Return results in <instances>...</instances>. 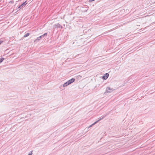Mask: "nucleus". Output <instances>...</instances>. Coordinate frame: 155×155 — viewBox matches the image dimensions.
Returning <instances> with one entry per match:
<instances>
[{"label": "nucleus", "mask_w": 155, "mask_h": 155, "mask_svg": "<svg viewBox=\"0 0 155 155\" xmlns=\"http://www.w3.org/2000/svg\"><path fill=\"white\" fill-rule=\"evenodd\" d=\"M32 150L31 151V152H29V153L28 155H32Z\"/></svg>", "instance_id": "obj_11"}, {"label": "nucleus", "mask_w": 155, "mask_h": 155, "mask_svg": "<svg viewBox=\"0 0 155 155\" xmlns=\"http://www.w3.org/2000/svg\"><path fill=\"white\" fill-rule=\"evenodd\" d=\"M106 116V115H105V116H104L103 117H102L101 118L99 119L98 120H97V121H96L93 124H92V125H90V127H91L93 125H94L95 124H96L97 122H98L99 121H100L101 120H102V119H103Z\"/></svg>", "instance_id": "obj_5"}, {"label": "nucleus", "mask_w": 155, "mask_h": 155, "mask_svg": "<svg viewBox=\"0 0 155 155\" xmlns=\"http://www.w3.org/2000/svg\"><path fill=\"white\" fill-rule=\"evenodd\" d=\"M27 4V1H25L22 3L20 5L18 6V9H19L18 10H20L21 9L22 10L23 9L22 8L24 7Z\"/></svg>", "instance_id": "obj_1"}, {"label": "nucleus", "mask_w": 155, "mask_h": 155, "mask_svg": "<svg viewBox=\"0 0 155 155\" xmlns=\"http://www.w3.org/2000/svg\"><path fill=\"white\" fill-rule=\"evenodd\" d=\"M109 74L108 73H106L105 74V75L102 77V78L104 80L107 79L108 77Z\"/></svg>", "instance_id": "obj_6"}, {"label": "nucleus", "mask_w": 155, "mask_h": 155, "mask_svg": "<svg viewBox=\"0 0 155 155\" xmlns=\"http://www.w3.org/2000/svg\"><path fill=\"white\" fill-rule=\"evenodd\" d=\"M69 84L68 83V81H67V82L63 84V87H65L67 86L68 85H69Z\"/></svg>", "instance_id": "obj_8"}, {"label": "nucleus", "mask_w": 155, "mask_h": 155, "mask_svg": "<svg viewBox=\"0 0 155 155\" xmlns=\"http://www.w3.org/2000/svg\"><path fill=\"white\" fill-rule=\"evenodd\" d=\"M54 27L55 28H61V29H62L63 28L62 26H61L59 23H57L54 24Z\"/></svg>", "instance_id": "obj_3"}, {"label": "nucleus", "mask_w": 155, "mask_h": 155, "mask_svg": "<svg viewBox=\"0 0 155 155\" xmlns=\"http://www.w3.org/2000/svg\"><path fill=\"white\" fill-rule=\"evenodd\" d=\"M75 81V79L74 78H72L70 80H69L68 81V83L69 84H71L73 82H74Z\"/></svg>", "instance_id": "obj_7"}, {"label": "nucleus", "mask_w": 155, "mask_h": 155, "mask_svg": "<svg viewBox=\"0 0 155 155\" xmlns=\"http://www.w3.org/2000/svg\"><path fill=\"white\" fill-rule=\"evenodd\" d=\"M29 35H30L29 33H27L24 35V36L25 37H28V36Z\"/></svg>", "instance_id": "obj_10"}, {"label": "nucleus", "mask_w": 155, "mask_h": 155, "mask_svg": "<svg viewBox=\"0 0 155 155\" xmlns=\"http://www.w3.org/2000/svg\"><path fill=\"white\" fill-rule=\"evenodd\" d=\"M47 35V33H46L40 36L39 37H38L37 39L35 40V41L37 40L39 41L40 40V39L44 38L45 37H46Z\"/></svg>", "instance_id": "obj_2"}, {"label": "nucleus", "mask_w": 155, "mask_h": 155, "mask_svg": "<svg viewBox=\"0 0 155 155\" xmlns=\"http://www.w3.org/2000/svg\"><path fill=\"white\" fill-rule=\"evenodd\" d=\"M4 59L5 58H0V63L2 62Z\"/></svg>", "instance_id": "obj_9"}, {"label": "nucleus", "mask_w": 155, "mask_h": 155, "mask_svg": "<svg viewBox=\"0 0 155 155\" xmlns=\"http://www.w3.org/2000/svg\"><path fill=\"white\" fill-rule=\"evenodd\" d=\"M2 42H3V41H0V45H1V44L2 43Z\"/></svg>", "instance_id": "obj_13"}, {"label": "nucleus", "mask_w": 155, "mask_h": 155, "mask_svg": "<svg viewBox=\"0 0 155 155\" xmlns=\"http://www.w3.org/2000/svg\"><path fill=\"white\" fill-rule=\"evenodd\" d=\"M113 90L112 88H110V87H107L106 90V91L105 92V93H110L112 92Z\"/></svg>", "instance_id": "obj_4"}, {"label": "nucleus", "mask_w": 155, "mask_h": 155, "mask_svg": "<svg viewBox=\"0 0 155 155\" xmlns=\"http://www.w3.org/2000/svg\"><path fill=\"white\" fill-rule=\"evenodd\" d=\"M95 0H90V1L92 2L94 1Z\"/></svg>", "instance_id": "obj_14"}, {"label": "nucleus", "mask_w": 155, "mask_h": 155, "mask_svg": "<svg viewBox=\"0 0 155 155\" xmlns=\"http://www.w3.org/2000/svg\"><path fill=\"white\" fill-rule=\"evenodd\" d=\"M10 2L11 3H13V2H14V1L13 0H12V1H11Z\"/></svg>", "instance_id": "obj_12"}]
</instances>
